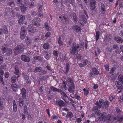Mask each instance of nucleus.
Segmentation results:
<instances>
[{
    "instance_id": "28",
    "label": "nucleus",
    "mask_w": 123,
    "mask_h": 123,
    "mask_svg": "<svg viewBox=\"0 0 123 123\" xmlns=\"http://www.w3.org/2000/svg\"><path fill=\"white\" fill-rule=\"evenodd\" d=\"M8 47V45L7 44H6L3 45L2 48V50L4 52H6V50H7Z\"/></svg>"
},
{
    "instance_id": "25",
    "label": "nucleus",
    "mask_w": 123,
    "mask_h": 123,
    "mask_svg": "<svg viewBox=\"0 0 123 123\" xmlns=\"http://www.w3.org/2000/svg\"><path fill=\"white\" fill-rule=\"evenodd\" d=\"M27 28L24 26H22L21 28L20 33L27 34Z\"/></svg>"
},
{
    "instance_id": "32",
    "label": "nucleus",
    "mask_w": 123,
    "mask_h": 123,
    "mask_svg": "<svg viewBox=\"0 0 123 123\" xmlns=\"http://www.w3.org/2000/svg\"><path fill=\"white\" fill-rule=\"evenodd\" d=\"M6 55L7 56H9L11 55L12 53V51L11 49H7L6 51Z\"/></svg>"
},
{
    "instance_id": "13",
    "label": "nucleus",
    "mask_w": 123,
    "mask_h": 123,
    "mask_svg": "<svg viewBox=\"0 0 123 123\" xmlns=\"http://www.w3.org/2000/svg\"><path fill=\"white\" fill-rule=\"evenodd\" d=\"M42 54L44 57L47 60L49 59L50 58V54L48 51H43Z\"/></svg>"
},
{
    "instance_id": "5",
    "label": "nucleus",
    "mask_w": 123,
    "mask_h": 123,
    "mask_svg": "<svg viewBox=\"0 0 123 123\" xmlns=\"http://www.w3.org/2000/svg\"><path fill=\"white\" fill-rule=\"evenodd\" d=\"M41 20L40 18L37 17H34L31 21V23L34 26L38 27L40 25Z\"/></svg>"
},
{
    "instance_id": "31",
    "label": "nucleus",
    "mask_w": 123,
    "mask_h": 123,
    "mask_svg": "<svg viewBox=\"0 0 123 123\" xmlns=\"http://www.w3.org/2000/svg\"><path fill=\"white\" fill-rule=\"evenodd\" d=\"M50 45L48 43H45L43 44L42 47L43 48L45 49H49Z\"/></svg>"
},
{
    "instance_id": "44",
    "label": "nucleus",
    "mask_w": 123,
    "mask_h": 123,
    "mask_svg": "<svg viewBox=\"0 0 123 123\" xmlns=\"http://www.w3.org/2000/svg\"><path fill=\"white\" fill-rule=\"evenodd\" d=\"M120 82L117 81L115 83V85L118 87H119L120 88H121L122 87V85L120 84Z\"/></svg>"
},
{
    "instance_id": "36",
    "label": "nucleus",
    "mask_w": 123,
    "mask_h": 123,
    "mask_svg": "<svg viewBox=\"0 0 123 123\" xmlns=\"http://www.w3.org/2000/svg\"><path fill=\"white\" fill-rule=\"evenodd\" d=\"M72 16L73 17L74 21V23H76L77 22V16L76 13L73 12L72 13Z\"/></svg>"
},
{
    "instance_id": "35",
    "label": "nucleus",
    "mask_w": 123,
    "mask_h": 123,
    "mask_svg": "<svg viewBox=\"0 0 123 123\" xmlns=\"http://www.w3.org/2000/svg\"><path fill=\"white\" fill-rule=\"evenodd\" d=\"M34 59L40 62L42 61V58L41 56H36L34 57Z\"/></svg>"
},
{
    "instance_id": "14",
    "label": "nucleus",
    "mask_w": 123,
    "mask_h": 123,
    "mask_svg": "<svg viewBox=\"0 0 123 123\" xmlns=\"http://www.w3.org/2000/svg\"><path fill=\"white\" fill-rule=\"evenodd\" d=\"M21 93L22 95V97L23 99H25L26 95V91L25 88L23 87L21 90Z\"/></svg>"
},
{
    "instance_id": "58",
    "label": "nucleus",
    "mask_w": 123,
    "mask_h": 123,
    "mask_svg": "<svg viewBox=\"0 0 123 123\" xmlns=\"http://www.w3.org/2000/svg\"><path fill=\"white\" fill-rule=\"evenodd\" d=\"M46 68L49 71H52V69L51 68V66L49 65V64L47 65L46 66Z\"/></svg>"
},
{
    "instance_id": "6",
    "label": "nucleus",
    "mask_w": 123,
    "mask_h": 123,
    "mask_svg": "<svg viewBox=\"0 0 123 123\" xmlns=\"http://www.w3.org/2000/svg\"><path fill=\"white\" fill-rule=\"evenodd\" d=\"M99 71L97 70L95 67L92 68L90 73V77H94L95 75H98L99 74Z\"/></svg>"
},
{
    "instance_id": "60",
    "label": "nucleus",
    "mask_w": 123,
    "mask_h": 123,
    "mask_svg": "<svg viewBox=\"0 0 123 123\" xmlns=\"http://www.w3.org/2000/svg\"><path fill=\"white\" fill-rule=\"evenodd\" d=\"M104 67L106 71H108L109 70V66L108 64H106L104 65Z\"/></svg>"
},
{
    "instance_id": "53",
    "label": "nucleus",
    "mask_w": 123,
    "mask_h": 123,
    "mask_svg": "<svg viewBox=\"0 0 123 123\" xmlns=\"http://www.w3.org/2000/svg\"><path fill=\"white\" fill-rule=\"evenodd\" d=\"M115 98V96H110L109 97V99L110 102H112L114 100Z\"/></svg>"
},
{
    "instance_id": "16",
    "label": "nucleus",
    "mask_w": 123,
    "mask_h": 123,
    "mask_svg": "<svg viewBox=\"0 0 123 123\" xmlns=\"http://www.w3.org/2000/svg\"><path fill=\"white\" fill-rule=\"evenodd\" d=\"M25 19V17L23 15H22L21 17L19 18L18 23L20 25H22Z\"/></svg>"
},
{
    "instance_id": "50",
    "label": "nucleus",
    "mask_w": 123,
    "mask_h": 123,
    "mask_svg": "<svg viewBox=\"0 0 123 123\" xmlns=\"http://www.w3.org/2000/svg\"><path fill=\"white\" fill-rule=\"evenodd\" d=\"M4 108V105L3 102L2 101H0V110H3Z\"/></svg>"
},
{
    "instance_id": "62",
    "label": "nucleus",
    "mask_w": 123,
    "mask_h": 123,
    "mask_svg": "<svg viewBox=\"0 0 123 123\" xmlns=\"http://www.w3.org/2000/svg\"><path fill=\"white\" fill-rule=\"evenodd\" d=\"M4 62L3 58L2 56H0V65L2 64Z\"/></svg>"
},
{
    "instance_id": "22",
    "label": "nucleus",
    "mask_w": 123,
    "mask_h": 123,
    "mask_svg": "<svg viewBox=\"0 0 123 123\" xmlns=\"http://www.w3.org/2000/svg\"><path fill=\"white\" fill-rule=\"evenodd\" d=\"M19 76L17 77L15 75H14L10 79L11 82L12 83H15L16 81L17 80H18V78L19 77Z\"/></svg>"
},
{
    "instance_id": "39",
    "label": "nucleus",
    "mask_w": 123,
    "mask_h": 123,
    "mask_svg": "<svg viewBox=\"0 0 123 123\" xmlns=\"http://www.w3.org/2000/svg\"><path fill=\"white\" fill-rule=\"evenodd\" d=\"M3 33L5 34H6L8 33V30L7 28L6 27H4L2 28Z\"/></svg>"
},
{
    "instance_id": "63",
    "label": "nucleus",
    "mask_w": 123,
    "mask_h": 123,
    "mask_svg": "<svg viewBox=\"0 0 123 123\" xmlns=\"http://www.w3.org/2000/svg\"><path fill=\"white\" fill-rule=\"evenodd\" d=\"M53 54L54 56H58V51L56 50H54L53 52Z\"/></svg>"
},
{
    "instance_id": "47",
    "label": "nucleus",
    "mask_w": 123,
    "mask_h": 123,
    "mask_svg": "<svg viewBox=\"0 0 123 123\" xmlns=\"http://www.w3.org/2000/svg\"><path fill=\"white\" fill-rule=\"evenodd\" d=\"M105 108H107L109 106V105L110 103V102L109 101H108L107 100H106L105 101Z\"/></svg>"
},
{
    "instance_id": "61",
    "label": "nucleus",
    "mask_w": 123,
    "mask_h": 123,
    "mask_svg": "<svg viewBox=\"0 0 123 123\" xmlns=\"http://www.w3.org/2000/svg\"><path fill=\"white\" fill-rule=\"evenodd\" d=\"M96 114L98 116L100 117L101 114V111L100 110H98V109H97V110L96 111Z\"/></svg>"
},
{
    "instance_id": "38",
    "label": "nucleus",
    "mask_w": 123,
    "mask_h": 123,
    "mask_svg": "<svg viewBox=\"0 0 123 123\" xmlns=\"http://www.w3.org/2000/svg\"><path fill=\"white\" fill-rule=\"evenodd\" d=\"M47 73V70H42L39 74V75L40 76L43 75L44 74H46Z\"/></svg>"
},
{
    "instance_id": "2",
    "label": "nucleus",
    "mask_w": 123,
    "mask_h": 123,
    "mask_svg": "<svg viewBox=\"0 0 123 123\" xmlns=\"http://www.w3.org/2000/svg\"><path fill=\"white\" fill-rule=\"evenodd\" d=\"M66 85L68 86V90L70 92H73L75 89V86L73 79L71 77L68 78L66 80Z\"/></svg>"
},
{
    "instance_id": "54",
    "label": "nucleus",
    "mask_w": 123,
    "mask_h": 123,
    "mask_svg": "<svg viewBox=\"0 0 123 123\" xmlns=\"http://www.w3.org/2000/svg\"><path fill=\"white\" fill-rule=\"evenodd\" d=\"M39 37L38 36H35L34 38V42H37L39 40Z\"/></svg>"
},
{
    "instance_id": "45",
    "label": "nucleus",
    "mask_w": 123,
    "mask_h": 123,
    "mask_svg": "<svg viewBox=\"0 0 123 123\" xmlns=\"http://www.w3.org/2000/svg\"><path fill=\"white\" fill-rule=\"evenodd\" d=\"M62 99L65 102L66 101V98H69L66 93H65L64 95H62Z\"/></svg>"
},
{
    "instance_id": "17",
    "label": "nucleus",
    "mask_w": 123,
    "mask_h": 123,
    "mask_svg": "<svg viewBox=\"0 0 123 123\" xmlns=\"http://www.w3.org/2000/svg\"><path fill=\"white\" fill-rule=\"evenodd\" d=\"M73 29L76 32H80L81 31V28L76 25H73L72 26Z\"/></svg>"
},
{
    "instance_id": "3",
    "label": "nucleus",
    "mask_w": 123,
    "mask_h": 123,
    "mask_svg": "<svg viewBox=\"0 0 123 123\" xmlns=\"http://www.w3.org/2000/svg\"><path fill=\"white\" fill-rule=\"evenodd\" d=\"M24 45H18L14 49V53L17 55L19 53H21L23 52L24 50Z\"/></svg>"
},
{
    "instance_id": "15",
    "label": "nucleus",
    "mask_w": 123,
    "mask_h": 123,
    "mask_svg": "<svg viewBox=\"0 0 123 123\" xmlns=\"http://www.w3.org/2000/svg\"><path fill=\"white\" fill-rule=\"evenodd\" d=\"M11 86L12 89L14 92H16L18 91L19 86L16 83L12 84Z\"/></svg>"
},
{
    "instance_id": "7",
    "label": "nucleus",
    "mask_w": 123,
    "mask_h": 123,
    "mask_svg": "<svg viewBox=\"0 0 123 123\" xmlns=\"http://www.w3.org/2000/svg\"><path fill=\"white\" fill-rule=\"evenodd\" d=\"M79 17L80 18L79 20H78V22L80 24V26L82 27L84 26V23H85V15H84L80 14Z\"/></svg>"
},
{
    "instance_id": "12",
    "label": "nucleus",
    "mask_w": 123,
    "mask_h": 123,
    "mask_svg": "<svg viewBox=\"0 0 123 123\" xmlns=\"http://www.w3.org/2000/svg\"><path fill=\"white\" fill-rule=\"evenodd\" d=\"M19 8L21 12L23 14L25 13V12L27 9L26 7L24 4H22L19 5Z\"/></svg>"
},
{
    "instance_id": "43",
    "label": "nucleus",
    "mask_w": 123,
    "mask_h": 123,
    "mask_svg": "<svg viewBox=\"0 0 123 123\" xmlns=\"http://www.w3.org/2000/svg\"><path fill=\"white\" fill-rule=\"evenodd\" d=\"M20 38L22 40H23L25 38L26 35V34L20 33Z\"/></svg>"
},
{
    "instance_id": "29",
    "label": "nucleus",
    "mask_w": 123,
    "mask_h": 123,
    "mask_svg": "<svg viewBox=\"0 0 123 123\" xmlns=\"http://www.w3.org/2000/svg\"><path fill=\"white\" fill-rule=\"evenodd\" d=\"M50 90L53 92H61L62 91L61 89H59L54 87V86H51L50 87Z\"/></svg>"
},
{
    "instance_id": "10",
    "label": "nucleus",
    "mask_w": 123,
    "mask_h": 123,
    "mask_svg": "<svg viewBox=\"0 0 123 123\" xmlns=\"http://www.w3.org/2000/svg\"><path fill=\"white\" fill-rule=\"evenodd\" d=\"M21 59L23 61L25 62H28L31 60L30 57L27 56L25 55H23L20 56Z\"/></svg>"
},
{
    "instance_id": "26",
    "label": "nucleus",
    "mask_w": 123,
    "mask_h": 123,
    "mask_svg": "<svg viewBox=\"0 0 123 123\" xmlns=\"http://www.w3.org/2000/svg\"><path fill=\"white\" fill-rule=\"evenodd\" d=\"M101 13L104 14L105 12L106 8H105V5L103 3H101Z\"/></svg>"
},
{
    "instance_id": "37",
    "label": "nucleus",
    "mask_w": 123,
    "mask_h": 123,
    "mask_svg": "<svg viewBox=\"0 0 123 123\" xmlns=\"http://www.w3.org/2000/svg\"><path fill=\"white\" fill-rule=\"evenodd\" d=\"M73 116L72 113L69 111H68L67 112V115L66 116L67 117L71 118Z\"/></svg>"
},
{
    "instance_id": "23",
    "label": "nucleus",
    "mask_w": 123,
    "mask_h": 123,
    "mask_svg": "<svg viewBox=\"0 0 123 123\" xmlns=\"http://www.w3.org/2000/svg\"><path fill=\"white\" fill-rule=\"evenodd\" d=\"M66 71L65 72V74L67 75L68 74V72L70 69V66L69 63H66L65 65Z\"/></svg>"
},
{
    "instance_id": "52",
    "label": "nucleus",
    "mask_w": 123,
    "mask_h": 123,
    "mask_svg": "<svg viewBox=\"0 0 123 123\" xmlns=\"http://www.w3.org/2000/svg\"><path fill=\"white\" fill-rule=\"evenodd\" d=\"M58 42L59 43V45L60 46H61L63 45V43L61 39V38H59L57 40Z\"/></svg>"
},
{
    "instance_id": "34",
    "label": "nucleus",
    "mask_w": 123,
    "mask_h": 123,
    "mask_svg": "<svg viewBox=\"0 0 123 123\" xmlns=\"http://www.w3.org/2000/svg\"><path fill=\"white\" fill-rule=\"evenodd\" d=\"M44 26L47 30L48 31H51V29L50 26H49L48 25V24L47 22H45L44 24Z\"/></svg>"
},
{
    "instance_id": "55",
    "label": "nucleus",
    "mask_w": 123,
    "mask_h": 123,
    "mask_svg": "<svg viewBox=\"0 0 123 123\" xmlns=\"http://www.w3.org/2000/svg\"><path fill=\"white\" fill-rule=\"evenodd\" d=\"M51 35V33L50 32H47L45 35V37L46 38H48L50 37V36Z\"/></svg>"
},
{
    "instance_id": "24",
    "label": "nucleus",
    "mask_w": 123,
    "mask_h": 123,
    "mask_svg": "<svg viewBox=\"0 0 123 123\" xmlns=\"http://www.w3.org/2000/svg\"><path fill=\"white\" fill-rule=\"evenodd\" d=\"M24 99L22 98H20L18 99L19 104L20 107H22L24 105Z\"/></svg>"
},
{
    "instance_id": "27",
    "label": "nucleus",
    "mask_w": 123,
    "mask_h": 123,
    "mask_svg": "<svg viewBox=\"0 0 123 123\" xmlns=\"http://www.w3.org/2000/svg\"><path fill=\"white\" fill-rule=\"evenodd\" d=\"M21 74L22 77L25 80H28L29 79V77L27 74L25 72H23Z\"/></svg>"
},
{
    "instance_id": "51",
    "label": "nucleus",
    "mask_w": 123,
    "mask_h": 123,
    "mask_svg": "<svg viewBox=\"0 0 123 123\" xmlns=\"http://www.w3.org/2000/svg\"><path fill=\"white\" fill-rule=\"evenodd\" d=\"M67 17L66 15H62L61 16L59 17V18H60L62 20H65L66 17Z\"/></svg>"
},
{
    "instance_id": "11",
    "label": "nucleus",
    "mask_w": 123,
    "mask_h": 123,
    "mask_svg": "<svg viewBox=\"0 0 123 123\" xmlns=\"http://www.w3.org/2000/svg\"><path fill=\"white\" fill-rule=\"evenodd\" d=\"M90 7L91 10H94L95 8V0H90Z\"/></svg>"
},
{
    "instance_id": "57",
    "label": "nucleus",
    "mask_w": 123,
    "mask_h": 123,
    "mask_svg": "<svg viewBox=\"0 0 123 123\" xmlns=\"http://www.w3.org/2000/svg\"><path fill=\"white\" fill-rule=\"evenodd\" d=\"M95 105H96V107L97 109H100L101 108V106L99 102L98 101H97L95 103Z\"/></svg>"
},
{
    "instance_id": "46",
    "label": "nucleus",
    "mask_w": 123,
    "mask_h": 123,
    "mask_svg": "<svg viewBox=\"0 0 123 123\" xmlns=\"http://www.w3.org/2000/svg\"><path fill=\"white\" fill-rule=\"evenodd\" d=\"M34 2H30L29 4L27 6H28L30 8H31L33 7L34 6Z\"/></svg>"
},
{
    "instance_id": "30",
    "label": "nucleus",
    "mask_w": 123,
    "mask_h": 123,
    "mask_svg": "<svg viewBox=\"0 0 123 123\" xmlns=\"http://www.w3.org/2000/svg\"><path fill=\"white\" fill-rule=\"evenodd\" d=\"M15 72H14V74L17 75L19 76L20 74V72H19V70L18 66H16L15 67Z\"/></svg>"
},
{
    "instance_id": "33",
    "label": "nucleus",
    "mask_w": 123,
    "mask_h": 123,
    "mask_svg": "<svg viewBox=\"0 0 123 123\" xmlns=\"http://www.w3.org/2000/svg\"><path fill=\"white\" fill-rule=\"evenodd\" d=\"M100 32L99 31H96V34L95 35V40L97 41L99 39V36H100Z\"/></svg>"
},
{
    "instance_id": "59",
    "label": "nucleus",
    "mask_w": 123,
    "mask_h": 123,
    "mask_svg": "<svg viewBox=\"0 0 123 123\" xmlns=\"http://www.w3.org/2000/svg\"><path fill=\"white\" fill-rule=\"evenodd\" d=\"M25 54L27 56H29V57H31V53L29 51H27Z\"/></svg>"
},
{
    "instance_id": "49",
    "label": "nucleus",
    "mask_w": 123,
    "mask_h": 123,
    "mask_svg": "<svg viewBox=\"0 0 123 123\" xmlns=\"http://www.w3.org/2000/svg\"><path fill=\"white\" fill-rule=\"evenodd\" d=\"M13 111L16 112L17 110V107L16 104L15 103H13Z\"/></svg>"
},
{
    "instance_id": "21",
    "label": "nucleus",
    "mask_w": 123,
    "mask_h": 123,
    "mask_svg": "<svg viewBox=\"0 0 123 123\" xmlns=\"http://www.w3.org/2000/svg\"><path fill=\"white\" fill-rule=\"evenodd\" d=\"M42 70L43 68L42 67H38L35 68L33 70V72L36 73L38 72L40 73L42 71Z\"/></svg>"
},
{
    "instance_id": "19",
    "label": "nucleus",
    "mask_w": 123,
    "mask_h": 123,
    "mask_svg": "<svg viewBox=\"0 0 123 123\" xmlns=\"http://www.w3.org/2000/svg\"><path fill=\"white\" fill-rule=\"evenodd\" d=\"M25 41L27 45H29L32 43V41L30 39V37L27 36L26 37Z\"/></svg>"
},
{
    "instance_id": "8",
    "label": "nucleus",
    "mask_w": 123,
    "mask_h": 123,
    "mask_svg": "<svg viewBox=\"0 0 123 123\" xmlns=\"http://www.w3.org/2000/svg\"><path fill=\"white\" fill-rule=\"evenodd\" d=\"M56 104L60 108H61L62 106H65L66 104L62 100H57L56 101Z\"/></svg>"
},
{
    "instance_id": "42",
    "label": "nucleus",
    "mask_w": 123,
    "mask_h": 123,
    "mask_svg": "<svg viewBox=\"0 0 123 123\" xmlns=\"http://www.w3.org/2000/svg\"><path fill=\"white\" fill-rule=\"evenodd\" d=\"M64 3L66 5H68L69 4H71L72 5H73V3H71V2L70 0H64Z\"/></svg>"
},
{
    "instance_id": "48",
    "label": "nucleus",
    "mask_w": 123,
    "mask_h": 123,
    "mask_svg": "<svg viewBox=\"0 0 123 123\" xmlns=\"http://www.w3.org/2000/svg\"><path fill=\"white\" fill-rule=\"evenodd\" d=\"M119 80L121 82L123 81V75L122 74L120 75L118 77Z\"/></svg>"
},
{
    "instance_id": "40",
    "label": "nucleus",
    "mask_w": 123,
    "mask_h": 123,
    "mask_svg": "<svg viewBox=\"0 0 123 123\" xmlns=\"http://www.w3.org/2000/svg\"><path fill=\"white\" fill-rule=\"evenodd\" d=\"M0 84H2L3 86L5 85V82L4 81L3 79V76H0Z\"/></svg>"
},
{
    "instance_id": "18",
    "label": "nucleus",
    "mask_w": 123,
    "mask_h": 123,
    "mask_svg": "<svg viewBox=\"0 0 123 123\" xmlns=\"http://www.w3.org/2000/svg\"><path fill=\"white\" fill-rule=\"evenodd\" d=\"M113 39L115 41H117V43H122L123 42V39L120 37L114 36L113 37Z\"/></svg>"
},
{
    "instance_id": "4",
    "label": "nucleus",
    "mask_w": 123,
    "mask_h": 123,
    "mask_svg": "<svg viewBox=\"0 0 123 123\" xmlns=\"http://www.w3.org/2000/svg\"><path fill=\"white\" fill-rule=\"evenodd\" d=\"M106 112H104L101 113L100 117H101L102 120L104 122L106 121H109L111 118V114H108L107 116Z\"/></svg>"
},
{
    "instance_id": "9",
    "label": "nucleus",
    "mask_w": 123,
    "mask_h": 123,
    "mask_svg": "<svg viewBox=\"0 0 123 123\" xmlns=\"http://www.w3.org/2000/svg\"><path fill=\"white\" fill-rule=\"evenodd\" d=\"M27 29L29 33H34L37 31L36 30L35 27L30 25L28 26Z\"/></svg>"
},
{
    "instance_id": "20",
    "label": "nucleus",
    "mask_w": 123,
    "mask_h": 123,
    "mask_svg": "<svg viewBox=\"0 0 123 123\" xmlns=\"http://www.w3.org/2000/svg\"><path fill=\"white\" fill-rule=\"evenodd\" d=\"M6 3L12 7L14 6L15 5L13 0H8L7 1Z\"/></svg>"
},
{
    "instance_id": "1",
    "label": "nucleus",
    "mask_w": 123,
    "mask_h": 123,
    "mask_svg": "<svg viewBox=\"0 0 123 123\" xmlns=\"http://www.w3.org/2000/svg\"><path fill=\"white\" fill-rule=\"evenodd\" d=\"M84 46V42L81 43L80 45L79 44H76L74 42L73 43L71 49H70V53L74 55H76L78 53V52L80 51V49H83Z\"/></svg>"
},
{
    "instance_id": "56",
    "label": "nucleus",
    "mask_w": 123,
    "mask_h": 123,
    "mask_svg": "<svg viewBox=\"0 0 123 123\" xmlns=\"http://www.w3.org/2000/svg\"><path fill=\"white\" fill-rule=\"evenodd\" d=\"M15 1L16 4H18L19 5H20L22 4L21 0H15Z\"/></svg>"
},
{
    "instance_id": "41",
    "label": "nucleus",
    "mask_w": 123,
    "mask_h": 123,
    "mask_svg": "<svg viewBox=\"0 0 123 123\" xmlns=\"http://www.w3.org/2000/svg\"><path fill=\"white\" fill-rule=\"evenodd\" d=\"M30 14L31 16L32 17H35L37 15V13L36 12L33 11H31Z\"/></svg>"
},
{
    "instance_id": "64",
    "label": "nucleus",
    "mask_w": 123,
    "mask_h": 123,
    "mask_svg": "<svg viewBox=\"0 0 123 123\" xmlns=\"http://www.w3.org/2000/svg\"><path fill=\"white\" fill-rule=\"evenodd\" d=\"M97 106H94V107L92 108V111L94 112H95L96 114V111L97 110Z\"/></svg>"
}]
</instances>
